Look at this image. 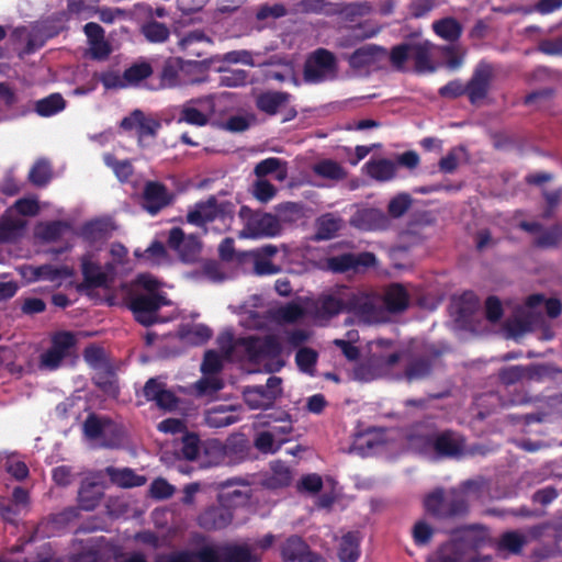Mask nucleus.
<instances>
[{
	"instance_id": "cd10ccee",
	"label": "nucleus",
	"mask_w": 562,
	"mask_h": 562,
	"mask_svg": "<svg viewBox=\"0 0 562 562\" xmlns=\"http://www.w3.org/2000/svg\"><path fill=\"white\" fill-rule=\"evenodd\" d=\"M342 218L334 213H326L321 215L315 221L316 232L313 239L316 241H322L334 238L342 228Z\"/></svg>"
},
{
	"instance_id": "c9c22d12",
	"label": "nucleus",
	"mask_w": 562,
	"mask_h": 562,
	"mask_svg": "<svg viewBox=\"0 0 562 562\" xmlns=\"http://www.w3.org/2000/svg\"><path fill=\"white\" fill-rule=\"evenodd\" d=\"M360 536L357 531H349L341 537L338 549L340 562H356L360 557Z\"/></svg>"
},
{
	"instance_id": "58836bf2",
	"label": "nucleus",
	"mask_w": 562,
	"mask_h": 562,
	"mask_svg": "<svg viewBox=\"0 0 562 562\" xmlns=\"http://www.w3.org/2000/svg\"><path fill=\"white\" fill-rule=\"evenodd\" d=\"M527 544V538L518 531H505L501 535L496 550L498 552H508L510 554H520Z\"/></svg>"
},
{
	"instance_id": "5fc2aeb1",
	"label": "nucleus",
	"mask_w": 562,
	"mask_h": 562,
	"mask_svg": "<svg viewBox=\"0 0 562 562\" xmlns=\"http://www.w3.org/2000/svg\"><path fill=\"white\" fill-rule=\"evenodd\" d=\"M412 44L411 43H402L395 45L391 48V52L387 53L386 57L389 58L392 67L397 71H403L405 69V63L411 59Z\"/></svg>"
},
{
	"instance_id": "dca6fc26",
	"label": "nucleus",
	"mask_w": 562,
	"mask_h": 562,
	"mask_svg": "<svg viewBox=\"0 0 562 562\" xmlns=\"http://www.w3.org/2000/svg\"><path fill=\"white\" fill-rule=\"evenodd\" d=\"M76 342V336L71 331L55 333L50 339V347L40 357L41 366L49 370H56L61 361L70 356Z\"/></svg>"
},
{
	"instance_id": "ddd939ff",
	"label": "nucleus",
	"mask_w": 562,
	"mask_h": 562,
	"mask_svg": "<svg viewBox=\"0 0 562 562\" xmlns=\"http://www.w3.org/2000/svg\"><path fill=\"white\" fill-rule=\"evenodd\" d=\"M336 71V56L326 48H317L304 64L303 78L308 83H319Z\"/></svg>"
},
{
	"instance_id": "393cba45",
	"label": "nucleus",
	"mask_w": 562,
	"mask_h": 562,
	"mask_svg": "<svg viewBox=\"0 0 562 562\" xmlns=\"http://www.w3.org/2000/svg\"><path fill=\"white\" fill-rule=\"evenodd\" d=\"M382 301L383 311L392 314L402 313L409 305V294L407 290L400 283L390 284L380 300Z\"/></svg>"
},
{
	"instance_id": "a19ab883",
	"label": "nucleus",
	"mask_w": 562,
	"mask_h": 562,
	"mask_svg": "<svg viewBox=\"0 0 562 562\" xmlns=\"http://www.w3.org/2000/svg\"><path fill=\"white\" fill-rule=\"evenodd\" d=\"M103 162L112 169L117 180L122 183L128 182L134 175V167L130 159L120 160L112 153L103 155Z\"/></svg>"
},
{
	"instance_id": "4c0bfd02",
	"label": "nucleus",
	"mask_w": 562,
	"mask_h": 562,
	"mask_svg": "<svg viewBox=\"0 0 562 562\" xmlns=\"http://www.w3.org/2000/svg\"><path fill=\"white\" fill-rule=\"evenodd\" d=\"M66 108V100L60 93H50L34 103V111L42 117H49Z\"/></svg>"
},
{
	"instance_id": "1a4fd4ad",
	"label": "nucleus",
	"mask_w": 562,
	"mask_h": 562,
	"mask_svg": "<svg viewBox=\"0 0 562 562\" xmlns=\"http://www.w3.org/2000/svg\"><path fill=\"white\" fill-rule=\"evenodd\" d=\"M170 304L165 293H137L131 297L128 307L137 323L149 327L165 322L158 313L162 306Z\"/></svg>"
},
{
	"instance_id": "13d9d810",
	"label": "nucleus",
	"mask_w": 562,
	"mask_h": 562,
	"mask_svg": "<svg viewBox=\"0 0 562 562\" xmlns=\"http://www.w3.org/2000/svg\"><path fill=\"white\" fill-rule=\"evenodd\" d=\"M562 239V225L554 224L548 229H542L536 238L535 245L540 248L555 247Z\"/></svg>"
},
{
	"instance_id": "7ed1b4c3",
	"label": "nucleus",
	"mask_w": 562,
	"mask_h": 562,
	"mask_svg": "<svg viewBox=\"0 0 562 562\" xmlns=\"http://www.w3.org/2000/svg\"><path fill=\"white\" fill-rule=\"evenodd\" d=\"M261 562L248 543L206 544L195 552L179 551L161 557L157 562Z\"/></svg>"
},
{
	"instance_id": "e433bc0d",
	"label": "nucleus",
	"mask_w": 562,
	"mask_h": 562,
	"mask_svg": "<svg viewBox=\"0 0 562 562\" xmlns=\"http://www.w3.org/2000/svg\"><path fill=\"white\" fill-rule=\"evenodd\" d=\"M92 382L104 394L110 396L119 395L120 390L117 385V380L111 364L99 370H95V373L92 378Z\"/></svg>"
},
{
	"instance_id": "de8ad7c7",
	"label": "nucleus",
	"mask_w": 562,
	"mask_h": 562,
	"mask_svg": "<svg viewBox=\"0 0 562 562\" xmlns=\"http://www.w3.org/2000/svg\"><path fill=\"white\" fill-rule=\"evenodd\" d=\"M124 80L126 88L131 86H137L143 80L149 78L153 75V67L147 61L135 63L127 67L124 71Z\"/></svg>"
},
{
	"instance_id": "412c9836",
	"label": "nucleus",
	"mask_w": 562,
	"mask_h": 562,
	"mask_svg": "<svg viewBox=\"0 0 562 562\" xmlns=\"http://www.w3.org/2000/svg\"><path fill=\"white\" fill-rule=\"evenodd\" d=\"M198 61H183L181 58L170 57L165 60L159 72V89L176 88L186 85L187 81L182 79V74L187 71L186 68L196 67Z\"/></svg>"
},
{
	"instance_id": "5701e85b",
	"label": "nucleus",
	"mask_w": 562,
	"mask_h": 562,
	"mask_svg": "<svg viewBox=\"0 0 562 562\" xmlns=\"http://www.w3.org/2000/svg\"><path fill=\"white\" fill-rule=\"evenodd\" d=\"M81 273L83 281L78 290H91L104 288L108 284V276L102 271L101 266L93 261V254L87 252L80 258Z\"/></svg>"
},
{
	"instance_id": "603ef678",
	"label": "nucleus",
	"mask_w": 562,
	"mask_h": 562,
	"mask_svg": "<svg viewBox=\"0 0 562 562\" xmlns=\"http://www.w3.org/2000/svg\"><path fill=\"white\" fill-rule=\"evenodd\" d=\"M313 170L317 176L330 180H341L346 177L345 169L331 159H324L317 162Z\"/></svg>"
},
{
	"instance_id": "bf43d9fd",
	"label": "nucleus",
	"mask_w": 562,
	"mask_h": 562,
	"mask_svg": "<svg viewBox=\"0 0 562 562\" xmlns=\"http://www.w3.org/2000/svg\"><path fill=\"white\" fill-rule=\"evenodd\" d=\"M434 528L424 520L415 522L412 531L414 543L417 547H424L430 543L434 537Z\"/></svg>"
},
{
	"instance_id": "0e129e2a",
	"label": "nucleus",
	"mask_w": 562,
	"mask_h": 562,
	"mask_svg": "<svg viewBox=\"0 0 562 562\" xmlns=\"http://www.w3.org/2000/svg\"><path fill=\"white\" fill-rule=\"evenodd\" d=\"M285 441L286 439L281 438L279 445L274 446V434L262 431L256 437L255 447L262 453H276Z\"/></svg>"
},
{
	"instance_id": "0eeeda50",
	"label": "nucleus",
	"mask_w": 562,
	"mask_h": 562,
	"mask_svg": "<svg viewBox=\"0 0 562 562\" xmlns=\"http://www.w3.org/2000/svg\"><path fill=\"white\" fill-rule=\"evenodd\" d=\"M469 531L473 535L467 536L469 541L475 549L484 547L488 539V531L480 525L470 526ZM465 558V539H451L438 546L426 559V562H464Z\"/></svg>"
},
{
	"instance_id": "774afa93",
	"label": "nucleus",
	"mask_w": 562,
	"mask_h": 562,
	"mask_svg": "<svg viewBox=\"0 0 562 562\" xmlns=\"http://www.w3.org/2000/svg\"><path fill=\"white\" fill-rule=\"evenodd\" d=\"M278 316L284 323H295L304 316V308L294 302L288 303L278 310Z\"/></svg>"
},
{
	"instance_id": "f257e3e1",
	"label": "nucleus",
	"mask_w": 562,
	"mask_h": 562,
	"mask_svg": "<svg viewBox=\"0 0 562 562\" xmlns=\"http://www.w3.org/2000/svg\"><path fill=\"white\" fill-rule=\"evenodd\" d=\"M445 351V348L432 342L413 340L401 350L375 353L372 357V379L392 374L395 366L403 360L404 369L394 375L395 380L407 383L426 380Z\"/></svg>"
},
{
	"instance_id": "c756f323",
	"label": "nucleus",
	"mask_w": 562,
	"mask_h": 562,
	"mask_svg": "<svg viewBox=\"0 0 562 562\" xmlns=\"http://www.w3.org/2000/svg\"><path fill=\"white\" fill-rule=\"evenodd\" d=\"M364 169L370 178L385 182L395 177L397 165L386 158L370 159L366 162Z\"/></svg>"
},
{
	"instance_id": "2eb2a0df",
	"label": "nucleus",
	"mask_w": 562,
	"mask_h": 562,
	"mask_svg": "<svg viewBox=\"0 0 562 562\" xmlns=\"http://www.w3.org/2000/svg\"><path fill=\"white\" fill-rule=\"evenodd\" d=\"M376 258L373 252L362 251L359 254L345 252L337 256H329L324 260V267L333 273H346L352 271L358 273L375 265Z\"/></svg>"
},
{
	"instance_id": "a18cd8bd",
	"label": "nucleus",
	"mask_w": 562,
	"mask_h": 562,
	"mask_svg": "<svg viewBox=\"0 0 562 562\" xmlns=\"http://www.w3.org/2000/svg\"><path fill=\"white\" fill-rule=\"evenodd\" d=\"M79 517L80 508L77 506H69L59 513L49 515L48 524L54 531H61L78 520Z\"/></svg>"
},
{
	"instance_id": "338daca9",
	"label": "nucleus",
	"mask_w": 562,
	"mask_h": 562,
	"mask_svg": "<svg viewBox=\"0 0 562 562\" xmlns=\"http://www.w3.org/2000/svg\"><path fill=\"white\" fill-rule=\"evenodd\" d=\"M223 369V362L220 355L214 350H207L204 353L201 363V371L204 375L216 374Z\"/></svg>"
},
{
	"instance_id": "b1692460",
	"label": "nucleus",
	"mask_w": 562,
	"mask_h": 562,
	"mask_svg": "<svg viewBox=\"0 0 562 562\" xmlns=\"http://www.w3.org/2000/svg\"><path fill=\"white\" fill-rule=\"evenodd\" d=\"M292 94L286 91H265L257 95L256 108L269 115L273 116L282 112L283 108L290 103Z\"/></svg>"
},
{
	"instance_id": "c85d7f7f",
	"label": "nucleus",
	"mask_w": 562,
	"mask_h": 562,
	"mask_svg": "<svg viewBox=\"0 0 562 562\" xmlns=\"http://www.w3.org/2000/svg\"><path fill=\"white\" fill-rule=\"evenodd\" d=\"M271 473L263 480V485L270 490L286 487L292 482V471L285 462L277 460L270 464Z\"/></svg>"
},
{
	"instance_id": "2f4dec72",
	"label": "nucleus",
	"mask_w": 562,
	"mask_h": 562,
	"mask_svg": "<svg viewBox=\"0 0 562 562\" xmlns=\"http://www.w3.org/2000/svg\"><path fill=\"white\" fill-rule=\"evenodd\" d=\"M226 488L223 490L218 496L217 501H220L223 505L232 508L245 506L248 504L251 497V490L248 484H244V488H229L231 481H227L225 484Z\"/></svg>"
},
{
	"instance_id": "20e7f679",
	"label": "nucleus",
	"mask_w": 562,
	"mask_h": 562,
	"mask_svg": "<svg viewBox=\"0 0 562 562\" xmlns=\"http://www.w3.org/2000/svg\"><path fill=\"white\" fill-rule=\"evenodd\" d=\"M82 432L90 441L99 440V447L104 449L123 448L127 439V431L123 424L95 413H90L86 417Z\"/></svg>"
},
{
	"instance_id": "f8f14e48",
	"label": "nucleus",
	"mask_w": 562,
	"mask_h": 562,
	"mask_svg": "<svg viewBox=\"0 0 562 562\" xmlns=\"http://www.w3.org/2000/svg\"><path fill=\"white\" fill-rule=\"evenodd\" d=\"M282 379L269 376L265 385H248L243 390L245 403L251 409H268L282 394Z\"/></svg>"
},
{
	"instance_id": "8fccbe9b",
	"label": "nucleus",
	"mask_w": 562,
	"mask_h": 562,
	"mask_svg": "<svg viewBox=\"0 0 562 562\" xmlns=\"http://www.w3.org/2000/svg\"><path fill=\"white\" fill-rule=\"evenodd\" d=\"M318 360V352L310 347H302L296 351L295 363L301 372L314 375Z\"/></svg>"
},
{
	"instance_id": "864d4df0",
	"label": "nucleus",
	"mask_w": 562,
	"mask_h": 562,
	"mask_svg": "<svg viewBox=\"0 0 562 562\" xmlns=\"http://www.w3.org/2000/svg\"><path fill=\"white\" fill-rule=\"evenodd\" d=\"M142 33L150 43H164L169 37V29L157 21H148L142 26Z\"/></svg>"
},
{
	"instance_id": "bb28decb",
	"label": "nucleus",
	"mask_w": 562,
	"mask_h": 562,
	"mask_svg": "<svg viewBox=\"0 0 562 562\" xmlns=\"http://www.w3.org/2000/svg\"><path fill=\"white\" fill-rule=\"evenodd\" d=\"M542 322V314L539 311L520 308L513 319H508L506 327L512 335H521L533 330Z\"/></svg>"
},
{
	"instance_id": "9b49d317",
	"label": "nucleus",
	"mask_w": 562,
	"mask_h": 562,
	"mask_svg": "<svg viewBox=\"0 0 562 562\" xmlns=\"http://www.w3.org/2000/svg\"><path fill=\"white\" fill-rule=\"evenodd\" d=\"M214 113V95L207 94L192 98L180 105L177 123H186L196 127L206 126Z\"/></svg>"
},
{
	"instance_id": "f03ea898",
	"label": "nucleus",
	"mask_w": 562,
	"mask_h": 562,
	"mask_svg": "<svg viewBox=\"0 0 562 562\" xmlns=\"http://www.w3.org/2000/svg\"><path fill=\"white\" fill-rule=\"evenodd\" d=\"M485 487L482 477L465 480L448 491L438 487L425 496L424 508L437 519L464 517L470 512V503L481 499Z\"/></svg>"
},
{
	"instance_id": "7c9ffc66",
	"label": "nucleus",
	"mask_w": 562,
	"mask_h": 562,
	"mask_svg": "<svg viewBox=\"0 0 562 562\" xmlns=\"http://www.w3.org/2000/svg\"><path fill=\"white\" fill-rule=\"evenodd\" d=\"M103 497L102 487L90 481H83L78 492V502L80 510H94Z\"/></svg>"
},
{
	"instance_id": "69168bd1",
	"label": "nucleus",
	"mask_w": 562,
	"mask_h": 562,
	"mask_svg": "<svg viewBox=\"0 0 562 562\" xmlns=\"http://www.w3.org/2000/svg\"><path fill=\"white\" fill-rule=\"evenodd\" d=\"M479 305L480 301L476 294L472 291H467L459 297L458 314L460 317L470 316Z\"/></svg>"
},
{
	"instance_id": "473e14b6",
	"label": "nucleus",
	"mask_w": 562,
	"mask_h": 562,
	"mask_svg": "<svg viewBox=\"0 0 562 562\" xmlns=\"http://www.w3.org/2000/svg\"><path fill=\"white\" fill-rule=\"evenodd\" d=\"M307 543L296 535L285 539L280 546V555L283 562H302L304 553H307Z\"/></svg>"
},
{
	"instance_id": "f3484780",
	"label": "nucleus",
	"mask_w": 562,
	"mask_h": 562,
	"mask_svg": "<svg viewBox=\"0 0 562 562\" xmlns=\"http://www.w3.org/2000/svg\"><path fill=\"white\" fill-rule=\"evenodd\" d=\"M494 71L491 64L480 61L475 67L470 80L467 82V97L471 104H479L484 100L491 89Z\"/></svg>"
},
{
	"instance_id": "423d86ee",
	"label": "nucleus",
	"mask_w": 562,
	"mask_h": 562,
	"mask_svg": "<svg viewBox=\"0 0 562 562\" xmlns=\"http://www.w3.org/2000/svg\"><path fill=\"white\" fill-rule=\"evenodd\" d=\"M226 338L229 342V349H232L233 336L228 335ZM234 348L241 353L243 360L255 366L265 360L277 358L282 351L279 339L273 335L240 337L234 342Z\"/></svg>"
},
{
	"instance_id": "6e6552de",
	"label": "nucleus",
	"mask_w": 562,
	"mask_h": 562,
	"mask_svg": "<svg viewBox=\"0 0 562 562\" xmlns=\"http://www.w3.org/2000/svg\"><path fill=\"white\" fill-rule=\"evenodd\" d=\"M235 205L229 201L218 202L216 196L210 195L205 201L196 202L187 214V222L195 226L220 220L222 223H231L234 220Z\"/></svg>"
},
{
	"instance_id": "9d476101",
	"label": "nucleus",
	"mask_w": 562,
	"mask_h": 562,
	"mask_svg": "<svg viewBox=\"0 0 562 562\" xmlns=\"http://www.w3.org/2000/svg\"><path fill=\"white\" fill-rule=\"evenodd\" d=\"M244 223L241 236L247 238L274 237L281 232L279 218L271 214L260 211H254L247 205H243L238 213Z\"/></svg>"
},
{
	"instance_id": "aec40b11",
	"label": "nucleus",
	"mask_w": 562,
	"mask_h": 562,
	"mask_svg": "<svg viewBox=\"0 0 562 562\" xmlns=\"http://www.w3.org/2000/svg\"><path fill=\"white\" fill-rule=\"evenodd\" d=\"M233 519L234 510L217 501L216 504L207 506L200 513L196 522L206 531H216L227 528Z\"/></svg>"
},
{
	"instance_id": "39448f33",
	"label": "nucleus",
	"mask_w": 562,
	"mask_h": 562,
	"mask_svg": "<svg viewBox=\"0 0 562 562\" xmlns=\"http://www.w3.org/2000/svg\"><path fill=\"white\" fill-rule=\"evenodd\" d=\"M411 439L425 450L434 451L439 458H458L463 454L465 448L464 437L451 429L419 432L417 427L411 435Z\"/></svg>"
},
{
	"instance_id": "6e6d98bb",
	"label": "nucleus",
	"mask_w": 562,
	"mask_h": 562,
	"mask_svg": "<svg viewBox=\"0 0 562 562\" xmlns=\"http://www.w3.org/2000/svg\"><path fill=\"white\" fill-rule=\"evenodd\" d=\"M25 226L24 221L3 215L0 220V241L12 240Z\"/></svg>"
},
{
	"instance_id": "79ce46f5",
	"label": "nucleus",
	"mask_w": 562,
	"mask_h": 562,
	"mask_svg": "<svg viewBox=\"0 0 562 562\" xmlns=\"http://www.w3.org/2000/svg\"><path fill=\"white\" fill-rule=\"evenodd\" d=\"M108 473L112 482L121 487H136L145 484L146 479L143 475L136 474L132 469H113L109 468Z\"/></svg>"
},
{
	"instance_id": "680f3d73",
	"label": "nucleus",
	"mask_w": 562,
	"mask_h": 562,
	"mask_svg": "<svg viewBox=\"0 0 562 562\" xmlns=\"http://www.w3.org/2000/svg\"><path fill=\"white\" fill-rule=\"evenodd\" d=\"M498 379L505 385H513L526 379L525 366L504 367L498 371Z\"/></svg>"
},
{
	"instance_id": "49530a36",
	"label": "nucleus",
	"mask_w": 562,
	"mask_h": 562,
	"mask_svg": "<svg viewBox=\"0 0 562 562\" xmlns=\"http://www.w3.org/2000/svg\"><path fill=\"white\" fill-rule=\"evenodd\" d=\"M200 451L201 440L199 436L194 432H187L181 439L177 456L188 461H194L198 459Z\"/></svg>"
},
{
	"instance_id": "72a5a7b5",
	"label": "nucleus",
	"mask_w": 562,
	"mask_h": 562,
	"mask_svg": "<svg viewBox=\"0 0 562 562\" xmlns=\"http://www.w3.org/2000/svg\"><path fill=\"white\" fill-rule=\"evenodd\" d=\"M212 334V329L204 324L183 325L178 331L179 338L192 346L204 345L211 339Z\"/></svg>"
},
{
	"instance_id": "4d7b16f0",
	"label": "nucleus",
	"mask_w": 562,
	"mask_h": 562,
	"mask_svg": "<svg viewBox=\"0 0 562 562\" xmlns=\"http://www.w3.org/2000/svg\"><path fill=\"white\" fill-rule=\"evenodd\" d=\"M83 359L93 370H99L110 364L106 360L104 349L93 344L85 348Z\"/></svg>"
},
{
	"instance_id": "ea45409f",
	"label": "nucleus",
	"mask_w": 562,
	"mask_h": 562,
	"mask_svg": "<svg viewBox=\"0 0 562 562\" xmlns=\"http://www.w3.org/2000/svg\"><path fill=\"white\" fill-rule=\"evenodd\" d=\"M181 49L189 56L193 57H202L204 56V52L200 49L198 46L203 45L207 46L211 44V40L204 34L202 31H192L184 35L180 40Z\"/></svg>"
},
{
	"instance_id": "c03bdc74",
	"label": "nucleus",
	"mask_w": 562,
	"mask_h": 562,
	"mask_svg": "<svg viewBox=\"0 0 562 562\" xmlns=\"http://www.w3.org/2000/svg\"><path fill=\"white\" fill-rule=\"evenodd\" d=\"M411 59L414 60L415 70L419 74L435 70L431 64L430 45L427 42L412 44Z\"/></svg>"
},
{
	"instance_id": "e2e57ef3",
	"label": "nucleus",
	"mask_w": 562,
	"mask_h": 562,
	"mask_svg": "<svg viewBox=\"0 0 562 562\" xmlns=\"http://www.w3.org/2000/svg\"><path fill=\"white\" fill-rule=\"evenodd\" d=\"M252 261L254 274L258 277L272 276L281 271V267L274 265L270 259L260 256H249Z\"/></svg>"
},
{
	"instance_id": "3c124183",
	"label": "nucleus",
	"mask_w": 562,
	"mask_h": 562,
	"mask_svg": "<svg viewBox=\"0 0 562 562\" xmlns=\"http://www.w3.org/2000/svg\"><path fill=\"white\" fill-rule=\"evenodd\" d=\"M97 13V9L86 0H67L65 16L67 20L76 18L88 20Z\"/></svg>"
},
{
	"instance_id": "09e8293b",
	"label": "nucleus",
	"mask_w": 562,
	"mask_h": 562,
	"mask_svg": "<svg viewBox=\"0 0 562 562\" xmlns=\"http://www.w3.org/2000/svg\"><path fill=\"white\" fill-rule=\"evenodd\" d=\"M435 33L446 41H457L461 36V25L453 18H445L434 23Z\"/></svg>"
},
{
	"instance_id": "6ab92c4d",
	"label": "nucleus",
	"mask_w": 562,
	"mask_h": 562,
	"mask_svg": "<svg viewBox=\"0 0 562 562\" xmlns=\"http://www.w3.org/2000/svg\"><path fill=\"white\" fill-rule=\"evenodd\" d=\"M120 126L125 131L136 128L138 146L144 147L145 138H155L161 128V123L156 119L146 116L143 111L136 109L121 121Z\"/></svg>"
},
{
	"instance_id": "4be33fe9",
	"label": "nucleus",
	"mask_w": 562,
	"mask_h": 562,
	"mask_svg": "<svg viewBox=\"0 0 562 562\" xmlns=\"http://www.w3.org/2000/svg\"><path fill=\"white\" fill-rule=\"evenodd\" d=\"M352 227L360 231H385L390 226L387 215L374 207H363L357 210L349 220Z\"/></svg>"
},
{
	"instance_id": "4468645a",
	"label": "nucleus",
	"mask_w": 562,
	"mask_h": 562,
	"mask_svg": "<svg viewBox=\"0 0 562 562\" xmlns=\"http://www.w3.org/2000/svg\"><path fill=\"white\" fill-rule=\"evenodd\" d=\"M347 294L348 313H352L369 323L382 321L384 311L378 296L350 289H348Z\"/></svg>"
},
{
	"instance_id": "052dcab7",
	"label": "nucleus",
	"mask_w": 562,
	"mask_h": 562,
	"mask_svg": "<svg viewBox=\"0 0 562 562\" xmlns=\"http://www.w3.org/2000/svg\"><path fill=\"white\" fill-rule=\"evenodd\" d=\"M412 205V198L408 193H400L390 200L387 212L393 218L403 216Z\"/></svg>"
},
{
	"instance_id": "a878e982",
	"label": "nucleus",
	"mask_w": 562,
	"mask_h": 562,
	"mask_svg": "<svg viewBox=\"0 0 562 562\" xmlns=\"http://www.w3.org/2000/svg\"><path fill=\"white\" fill-rule=\"evenodd\" d=\"M387 50L383 47L369 44L357 48L349 56V65L351 68L360 69L367 66H373L386 58Z\"/></svg>"
},
{
	"instance_id": "a211bd4d",
	"label": "nucleus",
	"mask_w": 562,
	"mask_h": 562,
	"mask_svg": "<svg viewBox=\"0 0 562 562\" xmlns=\"http://www.w3.org/2000/svg\"><path fill=\"white\" fill-rule=\"evenodd\" d=\"M175 194L158 181H147L143 190V209L150 215H157L161 210L171 205Z\"/></svg>"
},
{
	"instance_id": "f704fd0d",
	"label": "nucleus",
	"mask_w": 562,
	"mask_h": 562,
	"mask_svg": "<svg viewBox=\"0 0 562 562\" xmlns=\"http://www.w3.org/2000/svg\"><path fill=\"white\" fill-rule=\"evenodd\" d=\"M348 288H344L337 294L324 295L319 299V311L329 317L347 312Z\"/></svg>"
},
{
	"instance_id": "37998d69",
	"label": "nucleus",
	"mask_w": 562,
	"mask_h": 562,
	"mask_svg": "<svg viewBox=\"0 0 562 562\" xmlns=\"http://www.w3.org/2000/svg\"><path fill=\"white\" fill-rule=\"evenodd\" d=\"M53 178L52 166L48 160L41 158L37 159L29 171V181L37 187H46Z\"/></svg>"
}]
</instances>
